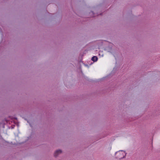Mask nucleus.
<instances>
[{
	"label": "nucleus",
	"mask_w": 160,
	"mask_h": 160,
	"mask_svg": "<svg viewBox=\"0 0 160 160\" xmlns=\"http://www.w3.org/2000/svg\"><path fill=\"white\" fill-rule=\"evenodd\" d=\"M14 119H17V118H14Z\"/></svg>",
	"instance_id": "39448f33"
},
{
	"label": "nucleus",
	"mask_w": 160,
	"mask_h": 160,
	"mask_svg": "<svg viewBox=\"0 0 160 160\" xmlns=\"http://www.w3.org/2000/svg\"><path fill=\"white\" fill-rule=\"evenodd\" d=\"M62 152V151L61 150H56L54 153V157H56L58 156V155H59L60 154H61Z\"/></svg>",
	"instance_id": "f03ea898"
},
{
	"label": "nucleus",
	"mask_w": 160,
	"mask_h": 160,
	"mask_svg": "<svg viewBox=\"0 0 160 160\" xmlns=\"http://www.w3.org/2000/svg\"><path fill=\"white\" fill-rule=\"evenodd\" d=\"M91 60L94 62H96L98 60V58L96 56H94L92 57Z\"/></svg>",
	"instance_id": "7ed1b4c3"
},
{
	"label": "nucleus",
	"mask_w": 160,
	"mask_h": 160,
	"mask_svg": "<svg viewBox=\"0 0 160 160\" xmlns=\"http://www.w3.org/2000/svg\"><path fill=\"white\" fill-rule=\"evenodd\" d=\"M92 13L93 14V17H95V16H96V15H94V13H93V12H92Z\"/></svg>",
	"instance_id": "20e7f679"
},
{
	"label": "nucleus",
	"mask_w": 160,
	"mask_h": 160,
	"mask_svg": "<svg viewBox=\"0 0 160 160\" xmlns=\"http://www.w3.org/2000/svg\"><path fill=\"white\" fill-rule=\"evenodd\" d=\"M126 154L125 152H123L122 150L119 151L115 153L116 158L119 159L125 158L126 156Z\"/></svg>",
	"instance_id": "f257e3e1"
}]
</instances>
